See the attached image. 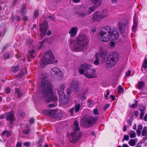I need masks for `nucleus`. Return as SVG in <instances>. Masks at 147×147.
<instances>
[{
	"label": "nucleus",
	"instance_id": "nucleus-9",
	"mask_svg": "<svg viewBox=\"0 0 147 147\" xmlns=\"http://www.w3.org/2000/svg\"><path fill=\"white\" fill-rule=\"evenodd\" d=\"M54 56L51 51H49L46 52L41 59L40 64L42 67H44L46 65L52 63L54 60Z\"/></svg>",
	"mask_w": 147,
	"mask_h": 147
},
{
	"label": "nucleus",
	"instance_id": "nucleus-21",
	"mask_svg": "<svg viewBox=\"0 0 147 147\" xmlns=\"http://www.w3.org/2000/svg\"><path fill=\"white\" fill-rule=\"evenodd\" d=\"M27 9L26 8V6L24 5L22 7V10L21 12V14L22 15H24L26 14Z\"/></svg>",
	"mask_w": 147,
	"mask_h": 147
},
{
	"label": "nucleus",
	"instance_id": "nucleus-19",
	"mask_svg": "<svg viewBox=\"0 0 147 147\" xmlns=\"http://www.w3.org/2000/svg\"><path fill=\"white\" fill-rule=\"evenodd\" d=\"M104 58V57H102V56L101 55H100L97 54L96 55V59L94 62V64L96 65H98L99 63V59H103Z\"/></svg>",
	"mask_w": 147,
	"mask_h": 147
},
{
	"label": "nucleus",
	"instance_id": "nucleus-15",
	"mask_svg": "<svg viewBox=\"0 0 147 147\" xmlns=\"http://www.w3.org/2000/svg\"><path fill=\"white\" fill-rule=\"evenodd\" d=\"M69 87L75 92H78L80 90L79 82L77 80L75 79L72 80L71 82Z\"/></svg>",
	"mask_w": 147,
	"mask_h": 147
},
{
	"label": "nucleus",
	"instance_id": "nucleus-22",
	"mask_svg": "<svg viewBox=\"0 0 147 147\" xmlns=\"http://www.w3.org/2000/svg\"><path fill=\"white\" fill-rule=\"evenodd\" d=\"M142 126L140 125H139L138 126V129L136 131V133L138 136H140L141 135V130H142Z\"/></svg>",
	"mask_w": 147,
	"mask_h": 147
},
{
	"label": "nucleus",
	"instance_id": "nucleus-39",
	"mask_svg": "<svg viewBox=\"0 0 147 147\" xmlns=\"http://www.w3.org/2000/svg\"><path fill=\"white\" fill-rule=\"evenodd\" d=\"M48 18L51 20L54 21L55 20V16L53 15H50L48 16Z\"/></svg>",
	"mask_w": 147,
	"mask_h": 147
},
{
	"label": "nucleus",
	"instance_id": "nucleus-7",
	"mask_svg": "<svg viewBox=\"0 0 147 147\" xmlns=\"http://www.w3.org/2000/svg\"><path fill=\"white\" fill-rule=\"evenodd\" d=\"M119 55L116 51L111 53L108 57L106 61L105 67L107 69H110L114 66L116 63L118 61Z\"/></svg>",
	"mask_w": 147,
	"mask_h": 147
},
{
	"label": "nucleus",
	"instance_id": "nucleus-38",
	"mask_svg": "<svg viewBox=\"0 0 147 147\" xmlns=\"http://www.w3.org/2000/svg\"><path fill=\"white\" fill-rule=\"evenodd\" d=\"M123 88L121 86H118V93H122L123 91Z\"/></svg>",
	"mask_w": 147,
	"mask_h": 147
},
{
	"label": "nucleus",
	"instance_id": "nucleus-61",
	"mask_svg": "<svg viewBox=\"0 0 147 147\" xmlns=\"http://www.w3.org/2000/svg\"><path fill=\"white\" fill-rule=\"evenodd\" d=\"M118 0H112L111 3L113 4H116Z\"/></svg>",
	"mask_w": 147,
	"mask_h": 147
},
{
	"label": "nucleus",
	"instance_id": "nucleus-45",
	"mask_svg": "<svg viewBox=\"0 0 147 147\" xmlns=\"http://www.w3.org/2000/svg\"><path fill=\"white\" fill-rule=\"evenodd\" d=\"M39 15V12L37 10H36L34 12V17L35 18L37 17Z\"/></svg>",
	"mask_w": 147,
	"mask_h": 147
},
{
	"label": "nucleus",
	"instance_id": "nucleus-27",
	"mask_svg": "<svg viewBox=\"0 0 147 147\" xmlns=\"http://www.w3.org/2000/svg\"><path fill=\"white\" fill-rule=\"evenodd\" d=\"M93 3L96 6L98 7L100 4V0H92Z\"/></svg>",
	"mask_w": 147,
	"mask_h": 147
},
{
	"label": "nucleus",
	"instance_id": "nucleus-24",
	"mask_svg": "<svg viewBox=\"0 0 147 147\" xmlns=\"http://www.w3.org/2000/svg\"><path fill=\"white\" fill-rule=\"evenodd\" d=\"M49 116L52 118L55 117L56 111L55 110H50Z\"/></svg>",
	"mask_w": 147,
	"mask_h": 147
},
{
	"label": "nucleus",
	"instance_id": "nucleus-59",
	"mask_svg": "<svg viewBox=\"0 0 147 147\" xmlns=\"http://www.w3.org/2000/svg\"><path fill=\"white\" fill-rule=\"evenodd\" d=\"M44 41V40H43V41L40 42V46L39 47V48L40 49L42 47L43 45V42Z\"/></svg>",
	"mask_w": 147,
	"mask_h": 147
},
{
	"label": "nucleus",
	"instance_id": "nucleus-1",
	"mask_svg": "<svg viewBox=\"0 0 147 147\" xmlns=\"http://www.w3.org/2000/svg\"><path fill=\"white\" fill-rule=\"evenodd\" d=\"M40 90L41 97L47 102L57 100V97L53 95V87L51 81L46 77H43L41 80Z\"/></svg>",
	"mask_w": 147,
	"mask_h": 147
},
{
	"label": "nucleus",
	"instance_id": "nucleus-63",
	"mask_svg": "<svg viewBox=\"0 0 147 147\" xmlns=\"http://www.w3.org/2000/svg\"><path fill=\"white\" fill-rule=\"evenodd\" d=\"M132 120L131 119H130L128 121V123L130 125H131Z\"/></svg>",
	"mask_w": 147,
	"mask_h": 147
},
{
	"label": "nucleus",
	"instance_id": "nucleus-3",
	"mask_svg": "<svg viewBox=\"0 0 147 147\" xmlns=\"http://www.w3.org/2000/svg\"><path fill=\"white\" fill-rule=\"evenodd\" d=\"M87 41V38L85 35L80 34L75 40H70V46L75 51H78L83 49Z\"/></svg>",
	"mask_w": 147,
	"mask_h": 147
},
{
	"label": "nucleus",
	"instance_id": "nucleus-42",
	"mask_svg": "<svg viewBox=\"0 0 147 147\" xmlns=\"http://www.w3.org/2000/svg\"><path fill=\"white\" fill-rule=\"evenodd\" d=\"M50 110H46L43 111V113L47 115H49Z\"/></svg>",
	"mask_w": 147,
	"mask_h": 147
},
{
	"label": "nucleus",
	"instance_id": "nucleus-6",
	"mask_svg": "<svg viewBox=\"0 0 147 147\" xmlns=\"http://www.w3.org/2000/svg\"><path fill=\"white\" fill-rule=\"evenodd\" d=\"M82 135L80 131L78 122L75 121L74 124V131L69 136V140L72 143H75L80 139Z\"/></svg>",
	"mask_w": 147,
	"mask_h": 147
},
{
	"label": "nucleus",
	"instance_id": "nucleus-35",
	"mask_svg": "<svg viewBox=\"0 0 147 147\" xmlns=\"http://www.w3.org/2000/svg\"><path fill=\"white\" fill-rule=\"evenodd\" d=\"M19 67V66L18 65L13 66L12 68V71L15 73L16 72L18 71Z\"/></svg>",
	"mask_w": 147,
	"mask_h": 147
},
{
	"label": "nucleus",
	"instance_id": "nucleus-53",
	"mask_svg": "<svg viewBox=\"0 0 147 147\" xmlns=\"http://www.w3.org/2000/svg\"><path fill=\"white\" fill-rule=\"evenodd\" d=\"M131 73V71L130 70H129L127 71V72L126 73V76L128 77L130 75Z\"/></svg>",
	"mask_w": 147,
	"mask_h": 147
},
{
	"label": "nucleus",
	"instance_id": "nucleus-44",
	"mask_svg": "<svg viewBox=\"0 0 147 147\" xmlns=\"http://www.w3.org/2000/svg\"><path fill=\"white\" fill-rule=\"evenodd\" d=\"M10 56V55L8 53H6L4 55V58L5 59L9 58Z\"/></svg>",
	"mask_w": 147,
	"mask_h": 147
},
{
	"label": "nucleus",
	"instance_id": "nucleus-40",
	"mask_svg": "<svg viewBox=\"0 0 147 147\" xmlns=\"http://www.w3.org/2000/svg\"><path fill=\"white\" fill-rule=\"evenodd\" d=\"M71 88H68L66 91V92L67 94V95H69L70 94L71 92Z\"/></svg>",
	"mask_w": 147,
	"mask_h": 147
},
{
	"label": "nucleus",
	"instance_id": "nucleus-34",
	"mask_svg": "<svg viewBox=\"0 0 147 147\" xmlns=\"http://www.w3.org/2000/svg\"><path fill=\"white\" fill-rule=\"evenodd\" d=\"M142 67L144 68V69L147 68V59H146L144 61Z\"/></svg>",
	"mask_w": 147,
	"mask_h": 147
},
{
	"label": "nucleus",
	"instance_id": "nucleus-58",
	"mask_svg": "<svg viewBox=\"0 0 147 147\" xmlns=\"http://www.w3.org/2000/svg\"><path fill=\"white\" fill-rule=\"evenodd\" d=\"M23 19L24 21H26L28 20V18L27 16H25L23 18Z\"/></svg>",
	"mask_w": 147,
	"mask_h": 147
},
{
	"label": "nucleus",
	"instance_id": "nucleus-18",
	"mask_svg": "<svg viewBox=\"0 0 147 147\" xmlns=\"http://www.w3.org/2000/svg\"><path fill=\"white\" fill-rule=\"evenodd\" d=\"M78 29L77 27H74L72 28L69 32L71 37H74L76 36L77 34Z\"/></svg>",
	"mask_w": 147,
	"mask_h": 147
},
{
	"label": "nucleus",
	"instance_id": "nucleus-49",
	"mask_svg": "<svg viewBox=\"0 0 147 147\" xmlns=\"http://www.w3.org/2000/svg\"><path fill=\"white\" fill-rule=\"evenodd\" d=\"M110 93L108 90L107 91L106 94H105V96L106 99H108V95Z\"/></svg>",
	"mask_w": 147,
	"mask_h": 147
},
{
	"label": "nucleus",
	"instance_id": "nucleus-25",
	"mask_svg": "<svg viewBox=\"0 0 147 147\" xmlns=\"http://www.w3.org/2000/svg\"><path fill=\"white\" fill-rule=\"evenodd\" d=\"M11 133L10 131L7 130H5L3 131L2 133V135H5L7 137L10 136Z\"/></svg>",
	"mask_w": 147,
	"mask_h": 147
},
{
	"label": "nucleus",
	"instance_id": "nucleus-64",
	"mask_svg": "<svg viewBox=\"0 0 147 147\" xmlns=\"http://www.w3.org/2000/svg\"><path fill=\"white\" fill-rule=\"evenodd\" d=\"M29 122L30 123H33L34 122V120L33 119H30L29 120Z\"/></svg>",
	"mask_w": 147,
	"mask_h": 147
},
{
	"label": "nucleus",
	"instance_id": "nucleus-16",
	"mask_svg": "<svg viewBox=\"0 0 147 147\" xmlns=\"http://www.w3.org/2000/svg\"><path fill=\"white\" fill-rule=\"evenodd\" d=\"M6 117L7 120L10 121V123H13V121L14 119V117L13 112L10 111L7 113Z\"/></svg>",
	"mask_w": 147,
	"mask_h": 147
},
{
	"label": "nucleus",
	"instance_id": "nucleus-20",
	"mask_svg": "<svg viewBox=\"0 0 147 147\" xmlns=\"http://www.w3.org/2000/svg\"><path fill=\"white\" fill-rule=\"evenodd\" d=\"M35 50L36 49L34 48L32 50H30L29 51V55L31 58H33L35 57L36 55Z\"/></svg>",
	"mask_w": 147,
	"mask_h": 147
},
{
	"label": "nucleus",
	"instance_id": "nucleus-26",
	"mask_svg": "<svg viewBox=\"0 0 147 147\" xmlns=\"http://www.w3.org/2000/svg\"><path fill=\"white\" fill-rule=\"evenodd\" d=\"M137 88L139 89H142L144 86V84L143 82H139L137 84Z\"/></svg>",
	"mask_w": 147,
	"mask_h": 147
},
{
	"label": "nucleus",
	"instance_id": "nucleus-13",
	"mask_svg": "<svg viewBox=\"0 0 147 147\" xmlns=\"http://www.w3.org/2000/svg\"><path fill=\"white\" fill-rule=\"evenodd\" d=\"M106 11L104 10L101 14L99 12L96 11L93 15L92 19L93 20V22L95 21H99L105 17L107 15Z\"/></svg>",
	"mask_w": 147,
	"mask_h": 147
},
{
	"label": "nucleus",
	"instance_id": "nucleus-60",
	"mask_svg": "<svg viewBox=\"0 0 147 147\" xmlns=\"http://www.w3.org/2000/svg\"><path fill=\"white\" fill-rule=\"evenodd\" d=\"M147 113L145 114V116L144 117L143 119L145 121H147Z\"/></svg>",
	"mask_w": 147,
	"mask_h": 147
},
{
	"label": "nucleus",
	"instance_id": "nucleus-62",
	"mask_svg": "<svg viewBox=\"0 0 147 147\" xmlns=\"http://www.w3.org/2000/svg\"><path fill=\"white\" fill-rule=\"evenodd\" d=\"M109 106L110 105L109 104L106 105L104 107L105 109H107L109 107Z\"/></svg>",
	"mask_w": 147,
	"mask_h": 147
},
{
	"label": "nucleus",
	"instance_id": "nucleus-54",
	"mask_svg": "<svg viewBox=\"0 0 147 147\" xmlns=\"http://www.w3.org/2000/svg\"><path fill=\"white\" fill-rule=\"evenodd\" d=\"M88 89L87 88H86L85 90L83 92V94L84 95H86L87 94L88 92Z\"/></svg>",
	"mask_w": 147,
	"mask_h": 147
},
{
	"label": "nucleus",
	"instance_id": "nucleus-55",
	"mask_svg": "<svg viewBox=\"0 0 147 147\" xmlns=\"http://www.w3.org/2000/svg\"><path fill=\"white\" fill-rule=\"evenodd\" d=\"M144 112H141V113H140V118L141 119H142L143 118L144 115Z\"/></svg>",
	"mask_w": 147,
	"mask_h": 147
},
{
	"label": "nucleus",
	"instance_id": "nucleus-52",
	"mask_svg": "<svg viewBox=\"0 0 147 147\" xmlns=\"http://www.w3.org/2000/svg\"><path fill=\"white\" fill-rule=\"evenodd\" d=\"M30 143L28 142H25L24 145V146H29L30 145Z\"/></svg>",
	"mask_w": 147,
	"mask_h": 147
},
{
	"label": "nucleus",
	"instance_id": "nucleus-48",
	"mask_svg": "<svg viewBox=\"0 0 147 147\" xmlns=\"http://www.w3.org/2000/svg\"><path fill=\"white\" fill-rule=\"evenodd\" d=\"M145 109V107L144 106L140 107L139 109V110L141 112H144V110Z\"/></svg>",
	"mask_w": 147,
	"mask_h": 147
},
{
	"label": "nucleus",
	"instance_id": "nucleus-50",
	"mask_svg": "<svg viewBox=\"0 0 147 147\" xmlns=\"http://www.w3.org/2000/svg\"><path fill=\"white\" fill-rule=\"evenodd\" d=\"M5 91L6 93L8 94L10 92V90L9 88H7L5 89Z\"/></svg>",
	"mask_w": 147,
	"mask_h": 147
},
{
	"label": "nucleus",
	"instance_id": "nucleus-30",
	"mask_svg": "<svg viewBox=\"0 0 147 147\" xmlns=\"http://www.w3.org/2000/svg\"><path fill=\"white\" fill-rule=\"evenodd\" d=\"M98 55H101V56L105 58V55L104 51L103 50V48H100V53L98 54Z\"/></svg>",
	"mask_w": 147,
	"mask_h": 147
},
{
	"label": "nucleus",
	"instance_id": "nucleus-47",
	"mask_svg": "<svg viewBox=\"0 0 147 147\" xmlns=\"http://www.w3.org/2000/svg\"><path fill=\"white\" fill-rule=\"evenodd\" d=\"M18 113L19 115L21 117H23L25 115L24 112L21 111H19Z\"/></svg>",
	"mask_w": 147,
	"mask_h": 147
},
{
	"label": "nucleus",
	"instance_id": "nucleus-43",
	"mask_svg": "<svg viewBox=\"0 0 147 147\" xmlns=\"http://www.w3.org/2000/svg\"><path fill=\"white\" fill-rule=\"evenodd\" d=\"M147 127L146 126H145L144 127L143 130L142 132V136H144L145 134V132L146 131H147Z\"/></svg>",
	"mask_w": 147,
	"mask_h": 147
},
{
	"label": "nucleus",
	"instance_id": "nucleus-12",
	"mask_svg": "<svg viewBox=\"0 0 147 147\" xmlns=\"http://www.w3.org/2000/svg\"><path fill=\"white\" fill-rule=\"evenodd\" d=\"M128 21V19L125 18L119 22L118 23L119 30L121 33H124L127 30Z\"/></svg>",
	"mask_w": 147,
	"mask_h": 147
},
{
	"label": "nucleus",
	"instance_id": "nucleus-51",
	"mask_svg": "<svg viewBox=\"0 0 147 147\" xmlns=\"http://www.w3.org/2000/svg\"><path fill=\"white\" fill-rule=\"evenodd\" d=\"M129 136L127 135H125L123 139L126 140L128 141L129 140Z\"/></svg>",
	"mask_w": 147,
	"mask_h": 147
},
{
	"label": "nucleus",
	"instance_id": "nucleus-14",
	"mask_svg": "<svg viewBox=\"0 0 147 147\" xmlns=\"http://www.w3.org/2000/svg\"><path fill=\"white\" fill-rule=\"evenodd\" d=\"M48 25V22L47 21H45L40 24V30L41 37H42L45 35L47 30Z\"/></svg>",
	"mask_w": 147,
	"mask_h": 147
},
{
	"label": "nucleus",
	"instance_id": "nucleus-5",
	"mask_svg": "<svg viewBox=\"0 0 147 147\" xmlns=\"http://www.w3.org/2000/svg\"><path fill=\"white\" fill-rule=\"evenodd\" d=\"M79 72L80 74H83L88 78L96 77V71L90 64L85 63L82 65L80 68Z\"/></svg>",
	"mask_w": 147,
	"mask_h": 147
},
{
	"label": "nucleus",
	"instance_id": "nucleus-11",
	"mask_svg": "<svg viewBox=\"0 0 147 147\" xmlns=\"http://www.w3.org/2000/svg\"><path fill=\"white\" fill-rule=\"evenodd\" d=\"M51 74L58 80H61L63 78V74L62 71L58 68L54 67L51 71Z\"/></svg>",
	"mask_w": 147,
	"mask_h": 147
},
{
	"label": "nucleus",
	"instance_id": "nucleus-29",
	"mask_svg": "<svg viewBox=\"0 0 147 147\" xmlns=\"http://www.w3.org/2000/svg\"><path fill=\"white\" fill-rule=\"evenodd\" d=\"M26 69L25 68L22 70V71L20 73H19L18 75V76L19 77H21L24 73H26Z\"/></svg>",
	"mask_w": 147,
	"mask_h": 147
},
{
	"label": "nucleus",
	"instance_id": "nucleus-2",
	"mask_svg": "<svg viewBox=\"0 0 147 147\" xmlns=\"http://www.w3.org/2000/svg\"><path fill=\"white\" fill-rule=\"evenodd\" d=\"M119 37V33L109 26L103 28L100 33V40L104 42L115 40Z\"/></svg>",
	"mask_w": 147,
	"mask_h": 147
},
{
	"label": "nucleus",
	"instance_id": "nucleus-46",
	"mask_svg": "<svg viewBox=\"0 0 147 147\" xmlns=\"http://www.w3.org/2000/svg\"><path fill=\"white\" fill-rule=\"evenodd\" d=\"M85 95H83L82 96L80 97V99L82 101L84 100L85 99H86V97L85 96Z\"/></svg>",
	"mask_w": 147,
	"mask_h": 147
},
{
	"label": "nucleus",
	"instance_id": "nucleus-31",
	"mask_svg": "<svg viewBox=\"0 0 147 147\" xmlns=\"http://www.w3.org/2000/svg\"><path fill=\"white\" fill-rule=\"evenodd\" d=\"M129 144L131 146H134L136 144L135 141L133 139H131L129 142Z\"/></svg>",
	"mask_w": 147,
	"mask_h": 147
},
{
	"label": "nucleus",
	"instance_id": "nucleus-8",
	"mask_svg": "<svg viewBox=\"0 0 147 147\" xmlns=\"http://www.w3.org/2000/svg\"><path fill=\"white\" fill-rule=\"evenodd\" d=\"M98 117L87 116L84 117L80 121L82 125L87 128L94 125L97 120Z\"/></svg>",
	"mask_w": 147,
	"mask_h": 147
},
{
	"label": "nucleus",
	"instance_id": "nucleus-10",
	"mask_svg": "<svg viewBox=\"0 0 147 147\" xmlns=\"http://www.w3.org/2000/svg\"><path fill=\"white\" fill-rule=\"evenodd\" d=\"M65 88V86L63 84H62L57 89V91L59 97L60 102L63 104H65L69 102V99L65 97L64 93Z\"/></svg>",
	"mask_w": 147,
	"mask_h": 147
},
{
	"label": "nucleus",
	"instance_id": "nucleus-28",
	"mask_svg": "<svg viewBox=\"0 0 147 147\" xmlns=\"http://www.w3.org/2000/svg\"><path fill=\"white\" fill-rule=\"evenodd\" d=\"M137 25V23L135 20H134V24L132 27V30L133 32H135V30Z\"/></svg>",
	"mask_w": 147,
	"mask_h": 147
},
{
	"label": "nucleus",
	"instance_id": "nucleus-17",
	"mask_svg": "<svg viewBox=\"0 0 147 147\" xmlns=\"http://www.w3.org/2000/svg\"><path fill=\"white\" fill-rule=\"evenodd\" d=\"M80 104H78L75 106V107H73L69 111V112L70 113L71 115H73L74 113L75 110V111L77 113L80 110Z\"/></svg>",
	"mask_w": 147,
	"mask_h": 147
},
{
	"label": "nucleus",
	"instance_id": "nucleus-23",
	"mask_svg": "<svg viewBox=\"0 0 147 147\" xmlns=\"http://www.w3.org/2000/svg\"><path fill=\"white\" fill-rule=\"evenodd\" d=\"M15 93L17 95V97L19 98H20L23 95V94L21 92L19 89H16Z\"/></svg>",
	"mask_w": 147,
	"mask_h": 147
},
{
	"label": "nucleus",
	"instance_id": "nucleus-36",
	"mask_svg": "<svg viewBox=\"0 0 147 147\" xmlns=\"http://www.w3.org/2000/svg\"><path fill=\"white\" fill-rule=\"evenodd\" d=\"M30 131V129L29 128H28L26 129H24L23 130V132L24 134H28Z\"/></svg>",
	"mask_w": 147,
	"mask_h": 147
},
{
	"label": "nucleus",
	"instance_id": "nucleus-56",
	"mask_svg": "<svg viewBox=\"0 0 147 147\" xmlns=\"http://www.w3.org/2000/svg\"><path fill=\"white\" fill-rule=\"evenodd\" d=\"M54 106V105L53 104H50L48 106V108H51L53 107Z\"/></svg>",
	"mask_w": 147,
	"mask_h": 147
},
{
	"label": "nucleus",
	"instance_id": "nucleus-33",
	"mask_svg": "<svg viewBox=\"0 0 147 147\" xmlns=\"http://www.w3.org/2000/svg\"><path fill=\"white\" fill-rule=\"evenodd\" d=\"M131 138H135L136 136V134L135 132L133 131H131L129 134Z\"/></svg>",
	"mask_w": 147,
	"mask_h": 147
},
{
	"label": "nucleus",
	"instance_id": "nucleus-32",
	"mask_svg": "<svg viewBox=\"0 0 147 147\" xmlns=\"http://www.w3.org/2000/svg\"><path fill=\"white\" fill-rule=\"evenodd\" d=\"M88 106L89 107H92L94 106V102L93 101H91L90 100H89L88 102Z\"/></svg>",
	"mask_w": 147,
	"mask_h": 147
},
{
	"label": "nucleus",
	"instance_id": "nucleus-4",
	"mask_svg": "<svg viewBox=\"0 0 147 147\" xmlns=\"http://www.w3.org/2000/svg\"><path fill=\"white\" fill-rule=\"evenodd\" d=\"M95 9V7L93 5L87 9V5L85 4H83L75 7L74 11L78 16L84 18L94 12Z\"/></svg>",
	"mask_w": 147,
	"mask_h": 147
},
{
	"label": "nucleus",
	"instance_id": "nucleus-37",
	"mask_svg": "<svg viewBox=\"0 0 147 147\" xmlns=\"http://www.w3.org/2000/svg\"><path fill=\"white\" fill-rule=\"evenodd\" d=\"M137 101L135 100L134 103L132 104L130 107L134 109L137 106Z\"/></svg>",
	"mask_w": 147,
	"mask_h": 147
},
{
	"label": "nucleus",
	"instance_id": "nucleus-41",
	"mask_svg": "<svg viewBox=\"0 0 147 147\" xmlns=\"http://www.w3.org/2000/svg\"><path fill=\"white\" fill-rule=\"evenodd\" d=\"M93 114L94 115H98L99 114L98 110L97 109H94L93 111Z\"/></svg>",
	"mask_w": 147,
	"mask_h": 147
},
{
	"label": "nucleus",
	"instance_id": "nucleus-57",
	"mask_svg": "<svg viewBox=\"0 0 147 147\" xmlns=\"http://www.w3.org/2000/svg\"><path fill=\"white\" fill-rule=\"evenodd\" d=\"M21 146V144L20 142H18L17 144L16 147H20Z\"/></svg>",
	"mask_w": 147,
	"mask_h": 147
}]
</instances>
